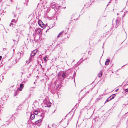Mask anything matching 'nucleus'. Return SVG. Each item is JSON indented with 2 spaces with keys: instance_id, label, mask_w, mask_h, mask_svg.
I'll return each instance as SVG.
<instances>
[{
  "instance_id": "1",
  "label": "nucleus",
  "mask_w": 128,
  "mask_h": 128,
  "mask_svg": "<svg viewBox=\"0 0 128 128\" xmlns=\"http://www.w3.org/2000/svg\"><path fill=\"white\" fill-rule=\"evenodd\" d=\"M58 78L61 79L62 77L63 78V80L68 76V74H66L65 72L62 71L60 72L58 74Z\"/></svg>"
},
{
  "instance_id": "2",
  "label": "nucleus",
  "mask_w": 128,
  "mask_h": 128,
  "mask_svg": "<svg viewBox=\"0 0 128 128\" xmlns=\"http://www.w3.org/2000/svg\"><path fill=\"white\" fill-rule=\"evenodd\" d=\"M120 20V18L119 17H117L116 19H113L112 20L113 24H114L115 28H117L119 26Z\"/></svg>"
},
{
  "instance_id": "3",
  "label": "nucleus",
  "mask_w": 128,
  "mask_h": 128,
  "mask_svg": "<svg viewBox=\"0 0 128 128\" xmlns=\"http://www.w3.org/2000/svg\"><path fill=\"white\" fill-rule=\"evenodd\" d=\"M37 51V50H34L30 54V58L29 60H26V64H28L30 62V60L32 59V57L34 56L36 53Z\"/></svg>"
},
{
  "instance_id": "4",
  "label": "nucleus",
  "mask_w": 128,
  "mask_h": 128,
  "mask_svg": "<svg viewBox=\"0 0 128 128\" xmlns=\"http://www.w3.org/2000/svg\"><path fill=\"white\" fill-rule=\"evenodd\" d=\"M23 84H21L20 85V87L19 88H18L17 90H16L14 92V96H16L18 92V91H21L22 90L23 88L24 85Z\"/></svg>"
},
{
  "instance_id": "5",
  "label": "nucleus",
  "mask_w": 128,
  "mask_h": 128,
  "mask_svg": "<svg viewBox=\"0 0 128 128\" xmlns=\"http://www.w3.org/2000/svg\"><path fill=\"white\" fill-rule=\"evenodd\" d=\"M23 84H21L20 85V87L19 88H18L17 90H16L14 92V96H16L18 92V91H21L22 90L23 88L24 85Z\"/></svg>"
},
{
  "instance_id": "6",
  "label": "nucleus",
  "mask_w": 128,
  "mask_h": 128,
  "mask_svg": "<svg viewBox=\"0 0 128 128\" xmlns=\"http://www.w3.org/2000/svg\"><path fill=\"white\" fill-rule=\"evenodd\" d=\"M18 18H16V19H13L11 21V22L10 24V26H13L14 25H15L17 21Z\"/></svg>"
},
{
  "instance_id": "7",
  "label": "nucleus",
  "mask_w": 128,
  "mask_h": 128,
  "mask_svg": "<svg viewBox=\"0 0 128 128\" xmlns=\"http://www.w3.org/2000/svg\"><path fill=\"white\" fill-rule=\"evenodd\" d=\"M58 85L57 86V88H56L54 86H53L52 87H51L50 90L51 92L53 94L55 93L56 91V89L57 88V87H58Z\"/></svg>"
},
{
  "instance_id": "8",
  "label": "nucleus",
  "mask_w": 128,
  "mask_h": 128,
  "mask_svg": "<svg viewBox=\"0 0 128 128\" xmlns=\"http://www.w3.org/2000/svg\"><path fill=\"white\" fill-rule=\"evenodd\" d=\"M38 24L42 28H44V24L40 20H39L38 21Z\"/></svg>"
},
{
  "instance_id": "9",
  "label": "nucleus",
  "mask_w": 128,
  "mask_h": 128,
  "mask_svg": "<svg viewBox=\"0 0 128 128\" xmlns=\"http://www.w3.org/2000/svg\"><path fill=\"white\" fill-rule=\"evenodd\" d=\"M35 32L36 33L39 34H42V32L40 28H36L35 30Z\"/></svg>"
},
{
  "instance_id": "10",
  "label": "nucleus",
  "mask_w": 128,
  "mask_h": 128,
  "mask_svg": "<svg viewBox=\"0 0 128 128\" xmlns=\"http://www.w3.org/2000/svg\"><path fill=\"white\" fill-rule=\"evenodd\" d=\"M42 122V120L40 119L39 120L35 122V123L36 124H38L39 125H40Z\"/></svg>"
},
{
  "instance_id": "11",
  "label": "nucleus",
  "mask_w": 128,
  "mask_h": 128,
  "mask_svg": "<svg viewBox=\"0 0 128 128\" xmlns=\"http://www.w3.org/2000/svg\"><path fill=\"white\" fill-rule=\"evenodd\" d=\"M35 118V116L34 114H31L30 115V118L31 120H33Z\"/></svg>"
},
{
  "instance_id": "12",
  "label": "nucleus",
  "mask_w": 128,
  "mask_h": 128,
  "mask_svg": "<svg viewBox=\"0 0 128 128\" xmlns=\"http://www.w3.org/2000/svg\"><path fill=\"white\" fill-rule=\"evenodd\" d=\"M58 125V124H52L51 125V127L53 128H55Z\"/></svg>"
},
{
  "instance_id": "13",
  "label": "nucleus",
  "mask_w": 128,
  "mask_h": 128,
  "mask_svg": "<svg viewBox=\"0 0 128 128\" xmlns=\"http://www.w3.org/2000/svg\"><path fill=\"white\" fill-rule=\"evenodd\" d=\"M110 60L108 59H107L106 60V62L105 63V64L106 65H107L108 64H109V62H110Z\"/></svg>"
},
{
  "instance_id": "14",
  "label": "nucleus",
  "mask_w": 128,
  "mask_h": 128,
  "mask_svg": "<svg viewBox=\"0 0 128 128\" xmlns=\"http://www.w3.org/2000/svg\"><path fill=\"white\" fill-rule=\"evenodd\" d=\"M29 0H26L25 2H24V4H25L26 6H28V3Z\"/></svg>"
},
{
  "instance_id": "15",
  "label": "nucleus",
  "mask_w": 128,
  "mask_h": 128,
  "mask_svg": "<svg viewBox=\"0 0 128 128\" xmlns=\"http://www.w3.org/2000/svg\"><path fill=\"white\" fill-rule=\"evenodd\" d=\"M63 33V32H62L59 34L58 35V37H60L62 35V34Z\"/></svg>"
},
{
  "instance_id": "16",
  "label": "nucleus",
  "mask_w": 128,
  "mask_h": 128,
  "mask_svg": "<svg viewBox=\"0 0 128 128\" xmlns=\"http://www.w3.org/2000/svg\"><path fill=\"white\" fill-rule=\"evenodd\" d=\"M111 96H110L106 100V102H108L110 100H111V98H111Z\"/></svg>"
},
{
  "instance_id": "17",
  "label": "nucleus",
  "mask_w": 128,
  "mask_h": 128,
  "mask_svg": "<svg viewBox=\"0 0 128 128\" xmlns=\"http://www.w3.org/2000/svg\"><path fill=\"white\" fill-rule=\"evenodd\" d=\"M102 72H100L98 74V76L99 77H100L102 75Z\"/></svg>"
},
{
  "instance_id": "18",
  "label": "nucleus",
  "mask_w": 128,
  "mask_h": 128,
  "mask_svg": "<svg viewBox=\"0 0 128 128\" xmlns=\"http://www.w3.org/2000/svg\"><path fill=\"white\" fill-rule=\"evenodd\" d=\"M13 14H14V18H16L15 19H16V18H18L17 17V16L16 15V14H15V13L14 12H13Z\"/></svg>"
},
{
  "instance_id": "19",
  "label": "nucleus",
  "mask_w": 128,
  "mask_h": 128,
  "mask_svg": "<svg viewBox=\"0 0 128 128\" xmlns=\"http://www.w3.org/2000/svg\"><path fill=\"white\" fill-rule=\"evenodd\" d=\"M38 113V111L36 110L34 112V114L36 115Z\"/></svg>"
},
{
  "instance_id": "20",
  "label": "nucleus",
  "mask_w": 128,
  "mask_h": 128,
  "mask_svg": "<svg viewBox=\"0 0 128 128\" xmlns=\"http://www.w3.org/2000/svg\"><path fill=\"white\" fill-rule=\"evenodd\" d=\"M115 94H113L112 95V96H111V98H111V100L112 99H113L115 97Z\"/></svg>"
},
{
  "instance_id": "21",
  "label": "nucleus",
  "mask_w": 128,
  "mask_h": 128,
  "mask_svg": "<svg viewBox=\"0 0 128 128\" xmlns=\"http://www.w3.org/2000/svg\"><path fill=\"white\" fill-rule=\"evenodd\" d=\"M47 58V57L46 56H45V57L44 58V60L45 61V62H46L47 61L46 60V58Z\"/></svg>"
},
{
  "instance_id": "22",
  "label": "nucleus",
  "mask_w": 128,
  "mask_h": 128,
  "mask_svg": "<svg viewBox=\"0 0 128 128\" xmlns=\"http://www.w3.org/2000/svg\"><path fill=\"white\" fill-rule=\"evenodd\" d=\"M34 88V87H31L30 88V90H32Z\"/></svg>"
},
{
  "instance_id": "23",
  "label": "nucleus",
  "mask_w": 128,
  "mask_h": 128,
  "mask_svg": "<svg viewBox=\"0 0 128 128\" xmlns=\"http://www.w3.org/2000/svg\"><path fill=\"white\" fill-rule=\"evenodd\" d=\"M68 121H69V120H68V122L67 123V124H66L64 126L65 127H66L68 125V123L69 122H68Z\"/></svg>"
},
{
  "instance_id": "24",
  "label": "nucleus",
  "mask_w": 128,
  "mask_h": 128,
  "mask_svg": "<svg viewBox=\"0 0 128 128\" xmlns=\"http://www.w3.org/2000/svg\"><path fill=\"white\" fill-rule=\"evenodd\" d=\"M44 113H42L41 114V115L40 116L41 117H43V116H44Z\"/></svg>"
},
{
  "instance_id": "25",
  "label": "nucleus",
  "mask_w": 128,
  "mask_h": 128,
  "mask_svg": "<svg viewBox=\"0 0 128 128\" xmlns=\"http://www.w3.org/2000/svg\"><path fill=\"white\" fill-rule=\"evenodd\" d=\"M125 91L126 92H128V88L126 89L125 90Z\"/></svg>"
},
{
  "instance_id": "26",
  "label": "nucleus",
  "mask_w": 128,
  "mask_h": 128,
  "mask_svg": "<svg viewBox=\"0 0 128 128\" xmlns=\"http://www.w3.org/2000/svg\"><path fill=\"white\" fill-rule=\"evenodd\" d=\"M75 75H76V73H74V74L73 75V77H74Z\"/></svg>"
},
{
  "instance_id": "27",
  "label": "nucleus",
  "mask_w": 128,
  "mask_h": 128,
  "mask_svg": "<svg viewBox=\"0 0 128 128\" xmlns=\"http://www.w3.org/2000/svg\"><path fill=\"white\" fill-rule=\"evenodd\" d=\"M2 57L1 56H0V60H1V59L2 58Z\"/></svg>"
},
{
  "instance_id": "28",
  "label": "nucleus",
  "mask_w": 128,
  "mask_h": 128,
  "mask_svg": "<svg viewBox=\"0 0 128 128\" xmlns=\"http://www.w3.org/2000/svg\"><path fill=\"white\" fill-rule=\"evenodd\" d=\"M118 90V89H117V90H115V91L116 92H117Z\"/></svg>"
},
{
  "instance_id": "29",
  "label": "nucleus",
  "mask_w": 128,
  "mask_h": 128,
  "mask_svg": "<svg viewBox=\"0 0 128 128\" xmlns=\"http://www.w3.org/2000/svg\"><path fill=\"white\" fill-rule=\"evenodd\" d=\"M60 7V6H57V8H59Z\"/></svg>"
},
{
  "instance_id": "30",
  "label": "nucleus",
  "mask_w": 128,
  "mask_h": 128,
  "mask_svg": "<svg viewBox=\"0 0 128 128\" xmlns=\"http://www.w3.org/2000/svg\"><path fill=\"white\" fill-rule=\"evenodd\" d=\"M48 128H50V126H49V125H48Z\"/></svg>"
},
{
  "instance_id": "31",
  "label": "nucleus",
  "mask_w": 128,
  "mask_h": 128,
  "mask_svg": "<svg viewBox=\"0 0 128 128\" xmlns=\"http://www.w3.org/2000/svg\"><path fill=\"white\" fill-rule=\"evenodd\" d=\"M124 16L125 15L126 13H125V12H124Z\"/></svg>"
},
{
  "instance_id": "32",
  "label": "nucleus",
  "mask_w": 128,
  "mask_h": 128,
  "mask_svg": "<svg viewBox=\"0 0 128 128\" xmlns=\"http://www.w3.org/2000/svg\"><path fill=\"white\" fill-rule=\"evenodd\" d=\"M35 83V82H34V84Z\"/></svg>"
},
{
  "instance_id": "33",
  "label": "nucleus",
  "mask_w": 128,
  "mask_h": 128,
  "mask_svg": "<svg viewBox=\"0 0 128 128\" xmlns=\"http://www.w3.org/2000/svg\"><path fill=\"white\" fill-rule=\"evenodd\" d=\"M49 106H51V105H49Z\"/></svg>"
},
{
  "instance_id": "34",
  "label": "nucleus",
  "mask_w": 128,
  "mask_h": 128,
  "mask_svg": "<svg viewBox=\"0 0 128 128\" xmlns=\"http://www.w3.org/2000/svg\"><path fill=\"white\" fill-rule=\"evenodd\" d=\"M49 106H51V105H49Z\"/></svg>"
},
{
  "instance_id": "35",
  "label": "nucleus",
  "mask_w": 128,
  "mask_h": 128,
  "mask_svg": "<svg viewBox=\"0 0 128 128\" xmlns=\"http://www.w3.org/2000/svg\"><path fill=\"white\" fill-rule=\"evenodd\" d=\"M127 12V11H126V13Z\"/></svg>"
}]
</instances>
